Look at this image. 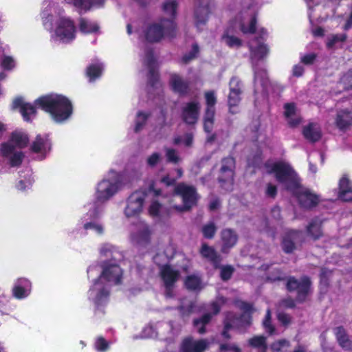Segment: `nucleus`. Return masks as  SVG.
<instances>
[{
    "mask_svg": "<svg viewBox=\"0 0 352 352\" xmlns=\"http://www.w3.org/2000/svg\"><path fill=\"white\" fill-rule=\"evenodd\" d=\"M266 168L270 165L265 164ZM269 174L274 173L276 181L284 186L286 190L295 196L300 206L307 210L316 207L319 202L318 195L308 189L302 190L300 179L294 169L287 163L276 162L270 166Z\"/></svg>",
    "mask_w": 352,
    "mask_h": 352,
    "instance_id": "f257e3e1",
    "label": "nucleus"
},
{
    "mask_svg": "<svg viewBox=\"0 0 352 352\" xmlns=\"http://www.w3.org/2000/svg\"><path fill=\"white\" fill-rule=\"evenodd\" d=\"M35 105L48 113L52 120L62 123L73 113V105L68 98L63 95L50 94L41 96L34 101Z\"/></svg>",
    "mask_w": 352,
    "mask_h": 352,
    "instance_id": "f03ea898",
    "label": "nucleus"
},
{
    "mask_svg": "<svg viewBox=\"0 0 352 352\" xmlns=\"http://www.w3.org/2000/svg\"><path fill=\"white\" fill-rule=\"evenodd\" d=\"M177 24L174 19H160L158 23L149 24L144 30V36L147 42L159 43L166 36L173 39L177 36Z\"/></svg>",
    "mask_w": 352,
    "mask_h": 352,
    "instance_id": "7ed1b4c3",
    "label": "nucleus"
},
{
    "mask_svg": "<svg viewBox=\"0 0 352 352\" xmlns=\"http://www.w3.org/2000/svg\"><path fill=\"white\" fill-rule=\"evenodd\" d=\"M285 288L289 293H296L297 302L303 303L307 301L312 292V281L307 275H303L300 278L289 276H287Z\"/></svg>",
    "mask_w": 352,
    "mask_h": 352,
    "instance_id": "20e7f679",
    "label": "nucleus"
},
{
    "mask_svg": "<svg viewBox=\"0 0 352 352\" xmlns=\"http://www.w3.org/2000/svg\"><path fill=\"white\" fill-rule=\"evenodd\" d=\"M206 100V109L204 111L203 122L204 130L209 134L211 133L214 124V116L216 113L215 105L217 102L214 91H208L204 93Z\"/></svg>",
    "mask_w": 352,
    "mask_h": 352,
    "instance_id": "39448f33",
    "label": "nucleus"
},
{
    "mask_svg": "<svg viewBox=\"0 0 352 352\" xmlns=\"http://www.w3.org/2000/svg\"><path fill=\"white\" fill-rule=\"evenodd\" d=\"M176 195L182 199V210H189L195 206L199 199L197 189L193 186L187 185L184 182L179 183L174 189Z\"/></svg>",
    "mask_w": 352,
    "mask_h": 352,
    "instance_id": "423d86ee",
    "label": "nucleus"
},
{
    "mask_svg": "<svg viewBox=\"0 0 352 352\" xmlns=\"http://www.w3.org/2000/svg\"><path fill=\"white\" fill-rule=\"evenodd\" d=\"M221 166L217 178L218 182L222 188L226 184H232L234 182L236 160L232 156H228L221 160Z\"/></svg>",
    "mask_w": 352,
    "mask_h": 352,
    "instance_id": "0eeeda50",
    "label": "nucleus"
},
{
    "mask_svg": "<svg viewBox=\"0 0 352 352\" xmlns=\"http://www.w3.org/2000/svg\"><path fill=\"white\" fill-rule=\"evenodd\" d=\"M120 182L118 181H111L102 179L98 184L96 199L97 201L104 203L113 197L118 190Z\"/></svg>",
    "mask_w": 352,
    "mask_h": 352,
    "instance_id": "6e6552de",
    "label": "nucleus"
},
{
    "mask_svg": "<svg viewBox=\"0 0 352 352\" xmlns=\"http://www.w3.org/2000/svg\"><path fill=\"white\" fill-rule=\"evenodd\" d=\"M76 27L74 22L65 17H61L57 22L55 30L56 35L63 42H69L76 37Z\"/></svg>",
    "mask_w": 352,
    "mask_h": 352,
    "instance_id": "1a4fd4ad",
    "label": "nucleus"
},
{
    "mask_svg": "<svg viewBox=\"0 0 352 352\" xmlns=\"http://www.w3.org/2000/svg\"><path fill=\"white\" fill-rule=\"evenodd\" d=\"M144 195L140 192H133L127 199L124 214L127 217L139 215L143 208Z\"/></svg>",
    "mask_w": 352,
    "mask_h": 352,
    "instance_id": "9d476101",
    "label": "nucleus"
},
{
    "mask_svg": "<svg viewBox=\"0 0 352 352\" xmlns=\"http://www.w3.org/2000/svg\"><path fill=\"white\" fill-rule=\"evenodd\" d=\"M200 103L198 101L187 102L182 109V120L188 125L195 124L199 119Z\"/></svg>",
    "mask_w": 352,
    "mask_h": 352,
    "instance_id": "9b49d317",
    "label": "nucleus"
},
{
    "mask_svg": "<svg viewBox=\"0 0 352 352\" xmlns=\"http://www.w3.org/2000/svg\"><path fill=\"white\" fill-rule=\"evenodd\" d=\"M209 347V342L206 339L194 340L189 336L184 338L179 346V352H204Z\"/></svg>",
    "mask_w": 352,
    "mask_h": 352,
    "instance_id": "f8f14e48",
    "label": "nucleus"
},
{
    "mask_svg": "<svg viewBox=\"0 0 352 352\" xmlns=\"http://www.w3.org/2000/svg\"><path fill=\"white\" fill-rule=\"evenodd\" d=\"M221 247V252L223 254H228L232 248L237 243L239 235L236 232L231 228H224L220 234Z\"/></svg>",
    "mask_w": 352,
    "mask_h": 352,
    "instance_id": "ddd939ff",
    "label": "nucleus"
},
{
    "mask_svg": "<svg viewBox=\"0 0 352 352\" xmlns=\"http://www.w3.org/2000/svg\"><path fill=\"white\" fill-rule=\"evenodd\" d=\"M101 276L108 282H113L116 285H118L122 281V270L117 264L104 262L102 265Z\"/></svg>",
    "mask_w": 352,
    "mask_h": 352,
    "instance_id": "4468645a",
    "label": "nucleus"
},
{
    "mask_svg": "<svg viewBox=\"0 0 352 352\" xmlns=\"http://www.w3.org/2000/svg\"><path fill=\"white\" fill-rule=\"evenodd\" d=\"M12 109H19L23 120L26 122H30V116H35L36 113V107L30 103L25 102L21 96H18L13 100Z\"/></svg>",
    "mask_w": 352,
    "mask_h": 352,
    "instance_id": "2eb2a0df",
    "label": "nucleus"
},
{
    "mask_svg": "<svg viewBox=\"0 0 352 352\" xmlns=\"http://www.w3.org/2000/svg\"><path fill=\"white\" fill-rule=\"evenodd\" d=\"M160 276L164 282L165 289L171 290L179 277V272L174 270L170 265L165 264L160 268Z\"/></svg>",
    "mask_w": 352,
    "mask_h": 352,
    "instance_id": "dca6fc26",
    "label": "nucleus"
},
{
    "mask_svg": "<svg viewBox=\"0 0 352 352\" xmlns=\"http://www.w3.org/2000/svg\"><path fill=\"white\" fill-rule=\"evenodd\" d=\"M199 254L204 258L209 261L214 269L220 267L222 256L213 247L209 246L207 243H204L201 244Z\"/></svg>",
    "mask_w": 352,
    "mask_h": 352,
    "instance_id": "f3484780",
    "label": "nucleus"
},
{
    "mask_svg": "<svg viewBox=\"0 0 352 352\" xmlns=\"http://www.w3.org/2000/svg\"><path fill=\"white\" fill-rule=\"evenodd\" d=\"M301 234L298 230H289L283 236L281 241L283 251L286 254H292L296 249L295 241Z\"/></svg>",
    "mask_w": 352,
    "mask_h": 352,
    "instance_id": "a211bd4d",
    "label": "nucleus"
},
{
    "mask_svg": "<svg viewBox=\"0 0 352 352\" xmlns=\"http://www.w3.org/2000/svg\"><path fill=\"white\" fill-rule=\"evenodd\" d=\"M170 85L173 91L181 96L188 94L190 91V82L183 80L178 74H173L170 76Z\"/></svg>",
    "mask_w": 352,
    "mask_h": 352,
    "instance_id": "6ab92c4d",
    "label": "nucleus"
},
{
    "mask_svg": "<svg viewBox=\"0 0 352 352\" xmlns=\"http://www.w3.org/2000/svg\"><path fill=\"white\" fill-rule=\"evenodd\" d=\"M151 231L148 225L140 223L138 226V230L132 234V239L138 245H146L151 242Z\"/></svg>",
    "mask_w": 352,
    "mask_h": 352,
    "instance_id": "aec40b11",
    "label": "nucleus"
},
{
    "mask_svg": "<svg viewBox=\"0 0 352 352\" xmlns=\"http://www.w3.org/2000/svg\"><path fill=\"white\" fill-rule=\"evenodd\" d=\"M51 146L52 142L48 134H38L31 144L30 150L34 153H39L45 152L47 150L50 151Z\"/></svg>",
    "mask_w": 352,
    "mask_h": 352,
    "instance_id": "412c9836",
    "label": "nucleus"
},
{
    "mask_svg": "<svg viewBox=\"0 0 352 352\" xmlns=\"http://www.w3.org/2000/svg\"><path fill=\"white\" fill-rule=\"evenodd\" d=\"M307 233L314 241L320 239L323 236L322 222L318 218L311 219L306 228Z\"/></svg>",
    "mask_w": 352,
    "mask_h": 352,
    "instance_id": "4be33fe9",
    "label": "nucleus"
},
{
    "mask_svg": "<svg viewBox=\"0 0 352 352\" xmlns=\"http://www.w3.org/2000/svg\"><path fill=\"white\" fill-rule=\"evenodd\" d=\"M334 333L339 345L344 350L352 351V340L349 338L346 329L342 326L337 327Z\"/></svg>",
    "mask_w": 352,
    "mask_h": 352,
    "instance_id": "5701e85b",
    "label": "nucleus"
},
{
    "mask_svg": "<svg viewBox=\"0 0 352 352\" xmlns=\"http://www.w3.org/2000/svg\"><path fill=\"white\" fill-rule=\"evenodd\" d=\"M31 287L30 282L25 278L19 280V284L15 285L12 288V295L17 299H23L28 296Z\"/></svg>",
    "mask_w": 352,
    "mask_h": 352,
    "instance_id": "b1692460",
    "label": "nucleus"
},
{
    "mask_svg": "<svg viewBox=\"0 0 352 352\" xmlns=\"http://www.w3.org/2000/svg\"><path fill=\"white\" fill-rule=\"evenodd\" d=\"M104 65L100 62H95L89 64L85 70V76L90 82L100 78L103 73Z\"/></svg>",
    "mask_w": 352,
    "mask_h": 352,
    "instance_id": "393cba45",
    "label": "nucleus"
},
{
    "mask_svg": "<svg viewBox=\"0 0 352 352\" xmlns=\"http://www.w3.org/2000/svg\"><path fill=\"white\" fill-rule=\"evenodd\" d=\"M302 135L310 142L314 143L321 139L322 133L319 128L314 123H309L302 129Z\"/></svg>",
    "mask_w": 352,
    "mask_h": 352,
    "instance_id": "a878e982",
    "label": "nucleus"
},
{
    "mask_svg": "<svg viewBox=\"0 0 352 352\" xmlns=\"http://www.w3.org/2000/svg\"><path fill=\"white\" fill-rule=\"evenodd\" d=\"M336 124L340 130H345L352 125V116L350 111L342 110L338 113L336 118Z\"/></svg>",
    "mask_w": 352,
    "mask_h": 352,
    "instance_id": "bb28decb",
    "label": "nucleus"
},
{
    "mask_svg": "<svg viewBox=\"0 0 352 352\" xmlns=\"http://www.w3.org/2000/svg\"><path fill=\"white\" fill-rule=\"evenodd\" d=\"M250 347L259 351V352L267 351V338L264 336H254L248 340Z\"/></svg>",
    "mask_w": 352,
    "mask_h": 352,
    "instance_id": "cd10ccee",
    "label": "nucleus"
},
{
    "mask_svg": "<svg viewBox=\"0 0 352 352\" xmlns=\"http://www.w3.org/2000/svg\"><path fill=\"white\" fill-rule=\"evenodd\" d=\"M212 318V316L211 314L206 313L200 318H195L193 320V326L197 329V331L199 334H204L206 332V326L210 322Z\"/></svg>",
    "mask_w": 352,
    "mask_h": 352,
    "instance_id": "c85d7f7f",
    "label": "nucleus"
},
{
    "mask_svg": "<svg viewBox=\"0 0 352 352\" xmlns=\"http://www.w3.org/2000/svg\"><path fill=\"white\" fill-rule=\"evenodd\" d=\"M209 16V8L208 7L200 6L196 8L195 11V18L196 25L197 27L205 25L208 21Z\"/></svg>",
    "mask_w": 352,
    "mask_h": 352,
    "instance_id": "c756f323",
    "label": "nucleus"
},
{
    "mask_svg": "<svg viewBox=\"0 0 352 352\" xmlns=\"http://www.w3.org/2000/svg\"><path fill=\"white\" fill-rule=\"evenodd\" d=\"M184 285L188 290L192 292L200 290L202 288L201 278L195 275L187 276Z\"/></svg>",
    "mask_w": 352,
    "mask_h": 352,
    "instance_id": "7c9ffc66",
    "label": "nucleus"
},
{
    "mask_svg": "<svg viewBox=\"0 0 352 352\" xmlns=\"http://www.w3.org/2000/svg\"><path fill=\"white\" fill-rule=\"evenodd\" d=\"M10 140L20 148L26 147L29 142L28 135L18 131L12 133Z\"/></svg>",
    "mask_w": 352,
    "mask_h": 352,
    "instance_id": "2f4dec72",
    "label": "nucleus"
},
{
    "mask_svg": "<svg viewBox=\"0 0 352 352\" xmlns=\"http://www.w3.org/2000/svg\"><path fill=\"white\" fill-rule=\"evenodd\" d=\"M287 277L280 268H274L269 271L266 279L272 283L280 281H287Z\"/></svg>",
    "mask_w": 352,
    "mask_h": 352,
    "instance_id": "473e14b6",
    "label": "nucleus"
},
{
    "mask_svg": "<svg viewBox=\"0 0 352 352\" xmlns=\"http://www.w3.org/2000/svg\"><path fill=\"white\" fill-rule=\"evenodd\" d=\"M254 82L259 83L263 91H267V87L270 85V80L265 69H260L255 72Z\"/></svg>",
    "mask_w": 352,
    "mask_h": 352,
    "instance_id": "72a5a7b5",
    "label": "nucleus"
},
{
    "mask_svg": "<svg viewBox=\"0 0 352 352\" xmlns=\"http://www.w3.org/2000/svg\"><path fill=\"white\" fill-rule=\"evenodd\" d=\"M79 29L81 32L90 34L98 32L99 26L97 23H89L85 19L80 18L79 20Z\"/></svg>",
    "mask_w": 352,
    "mask_h": 352,
    "instance_id": "f704fd0d",
    "label": "nucleus"
},
{
    "mask_svg": "<svg viewBox=\"0 0 352 352\" xmlns=\"http://www.w3.org/2000/svg\"><path fill=\"white\" fill-rule=\"evenodd\" d=\"M263 162V152L258 149L254 154H251L247 157V164L249 167L259 168Z\"/></svg>",
    "mask_w": 352,
    "mask_h": 352,
    "instance_id": "c9c22d12",
    "label": "nucleus"
},
{
    "mask_svg": "<svg viewBox=\"0 0 352 352\" xmlns=\"http://www.w3.org/2000/svg\"><path fill=\"white\" fill-rule=\"evenodd\" d=\"M250 52L253 56L258 60L263 59L269 53V48L266 44L259 43L256 47H250Z\"/></svg>",
    "mask_w": 352,
    "mask_h": 352,
    "instance_id": "e433bc0d",
    "label": "nucleus"
},
{
    "mask_svg": "<svg viewBox=\"0 0 352 352\" xmlns=\"http://www.w3.org/2000/svg\"><path fill=\"white\" fill-rule=\"evenodd\" d=\"M110 292L105 287L101 288L97 293L94 299V304L97 309L104 305L108 301Z\"/></svg>",
    "mask_w": 352,
    "mask_h": 352,
    "instance_id": "4c0bfd02",
    "label": "nucleus"
},
{
    "mask_svg": "<svg viewBox=\"0 0 352 352\" xmlns=\"http://www.w3.org/2000/svg\"><path fill=\"white\" fill-rule=\"evenodd\" d=\"M333 271L327 267H322L320 269L319 274L320 281L319 284L320 287L328 288L330 285V278L332 276Z\"/></svg>",
    "mask_w": 352,
    "mask_h": 352,
    "instance_id": "58836bf2",
    "label": "nucleus"
},
{
    "mask_svg": "<svg viewBox=\"0 0 352 352\" xmlns=\"http://www.w3.org/2000/svg\"><path fill=\"white\" fill-rule=\"evenodd\" d=\"M217 231V226L213 221L204 224L201 228L203 236L207 239H212Z\"/></svg>",
    "mask_w": 352,
    "mask_h": 352,
    "instance_id": "ea45409f",
    "label": "nucleus"
},
{
    "mask_svg": "<svg viewBox=\"0 0 352 352\" xmlns=\"http://www.w3.org/2000/svg\"><path fill=\"white\" fill-rule=\"evenodd\" d=\"M257 14H254L250 19L249 25L247 27L243 23H240V30L244 34H253L256 31Z\"/></svg>",
    "mask_w": 352,
    "mask_h": 352,
    "instance_id": "a19ab883",
    "label": "nucleus"
},
{
    "mask_svg": "<svg viewBox=\"0 0 352 352\" xmlns=\"http://www.w3.org/2000/svg\"><path fill=\"white\" fill-rule=\"evenodd\" d=\"M242 94L234 91H230L228 95V103L230 113L234 114L235 112L232 110L233 107H237L241 102Z\"/></svg>",
    "mask_w": 352,
    "mask_h": 352,
    "instance_id": "79ce46f5",
    "label": "nucleus"
},
{
    "mask_svg": "<svg viewBox=\"0 0 352 352\" xmlns=\"http://www.w3.org/2000/svg\"><path fill=\"white\" fill-rule=\"evenodd\" d=\"M177 2L176 0H168L164 3L162 6L163 11L168 14H170L173 19L177 14Z\"/></svg>",
    "mask_w": 352,
    "mask_h": 352,
    "instance_id": "37998d69",
    "label": "nucleus"
},
{
    "mask_svg": "<svg viewBox=\"0 0 352 352\" xmlns=\"http://www.w3.org/2000/svg\"><path fill=\"white\" fill-rule=\"evenodd\" d=\"M151 116V113H145L141 111L137 113V120L135 121V126L134 131L135 133H138L141 131L143 126L146 124L147 119Z\"/></svg>",
    "mask_w": 352,
    "mask_h": 352,
    "instance_id": "c03bdc74",
    "label": "nucleus"
},
{
    "mask_svg": "<svg viewBox=\"0 0 352 352\" xmlns=\"http://www.w3.org/2000/svg\"><path fill=\"white\" fill-rule=\"evenodd\" d=\"M151 116V113H145L141 111L137 113V120L135 121V126L134 131L135 133H138L141 131L143 126L146 124L147 119Z\"/></svg>",
    "mask_w": 352,
    "mask_h": 352,
    "instance_id": "a18cd8bd",
    "label": "nucleus"
},
{
    "mask_svg": "<svg viewBox=\"0 0 352 352\" xmlns=\"http://www.w3.org/2000/svg\"><path fill=\"white\" fill-rule=\"evenodd\" d=\"M220 278L223 281L229 280L234 272V268L230 265H221L220 267Z\"/></svg>",
    "mask_w": 352,
    "mask_h": 352,
    "instance_id": "49530a36",
    "label": "nucleus"
},
{
    "mask_svg": "<svg viewBox=\"0 0 352 352\" xmlns=\"http://www.w3.org/2000/svg\"><path fill=\"white\" fill-rule=\"evenodd\" d=\"M222 39L225 41L226 45L230 47H239L242 45V41L234 36H230L228 32H225L222 36Z\"/></svg>",
    "mask_w": 352,
    "mask_h": 352,
    "instance_id": "de8ad7c7",
    "label": "nucleus"
},
{
    "mask_svg": "<svg viewBox=\"0 0 352 352\" xmlns=\"http://www.w3.org/2000/svg\"><path fill=\"white\" fill-rule=\"evenodd\" d=\"M199 48L197 43H194L192 46V50L188 53L185 54L182 58V63L188 64L192 60L195 59L199 54Z\"/></svg>",
    "mask_w": 352,
    "mask_h": 352,
    "instance_id": "09e8293b",
    "label": "nucleus"
},
{
    "mask_svg": "<svg viewBox=\"0 0 352 352\" xmlns=\"http://www.w3.org/2000/svg\"><path fill=\"white\" fill-rule=\"evenodd\" d=\"M263 325L266 332H267L270 335L274 334L276 329L272 323V315L270 309H267L266 311V314L263 322Z\"/></svg>",
    "mask_w": 352,
    "mask_h": 352,
    "instance_id": "8fccbe9b",
    "label": "nucleus"
},
{
    "mask_svg": "<svg viewBox=\"0 0 352 352\" xmlns=\"http://www.w3.org/2000/svg\"><path fill=\"white\" fill-rule=\"evenodd\" d=\"M230 91L236 93H243V84L241 80L237 76H232L229 82Z\"/></svg>",
    "mask_w": 352,
    "mask_h": 352,
    "instance_id": "3c124183",
    "label": "nucleus"
},
{
    "mask_svg": "<svg viewBox=\"0 0 352 352\" xmlns=\"http://www.w3.org/2000/svg\"><path fill=\"white\" fill-rule=\"evenodd\" d=\"M23 158L24 154L23 152H14L10 157L9 164L11 167H19L21 165Z\"/></svg>",
    "mask_w": 352,
    "mask_h": 352,
    "instance_id": "603ef678",
    "label": "nucleus"
},
{
    "mask_svg": "<svg viewBox=\"0 0 352 352\" xmlns=\"http://www.w3.org/2000/svg\"><path fill=\"white\" fill-rule=\"evenodd\" d=\"M160 82V75L158 72L155 69H148V85L155 88L157 87Z\"/></svg>",
    "mask_w": 352,
    "mask_h": 352,
    "instance_id": "864d4df0",
    "label": "nucleus"
},
{
    "mask_svg": "<svg viewBox=\"0 0 352 352\" xmlns=\"http://www.w3.org/2000/svg\"><path fill=\"white\" fill-rule=\"evenodd\" d=\"M347 38V35L346 34H333L331 38H329L327 42V47L329 49L332 48L336 43L338 42H344Z\"/></svg>",
    "mask_w": 352,
    "mask_h": 352,
    "instance_id": "5fc2aeb1",
    "label": "nucleus"
},
{
    "mask_svg": "<svg viewBox=\"0 0 352 352\" xmlns=\"http://www.w3.org/2000/svg\"><path fill=\"white\" fill-rule=\"evenodd\" d=\"M290 346V343L288 340L285 339H281L277 341L274 342L270 345V349L272 352H282L283 349L284 347H289Z\"/></svg>",
    "mask_w": 352,
    "mask_h": 352,
    "instance_id": "6e6d98bb",
    "label": "nucleus"
},
{
    "mask_svg": "<svg viewBox=\"0 0 352 352\" xmlns=\"http://www.w3.org/2000/svg\"><path fill=\"white\" fill-rule=\"evenodd\" d=\"M166 157L167 162L173 163L175 164H177L180 160L176 150L174 148H166Z\"/></svg>",
    "mask_w": 352,
    "mask_h": 352,
    "instance_id": "4d7b16f0",
    "label": "nucleus"
},
{
    "mask_svg": "<svg viewBox=\"0 0 352 352\" xmlns=\"http://www.w3.org/2000/svg\"><path fill=\"white\" fill-rule=\"evenodd\" d=\"M73 5L78 8L89 10L94 4V0H70Z\"/></svg>",
    "mask_w": 352,
    "mask_h": 352,
    "instance_id": "13d9d810",
    "label": "nucleus"
},
{
    "mask_svg": "<svg viewBox=\"0 0 352 352\" xmlns=\"http://www.w3.org/2000/svg\"><path fill=\"white\" fill-rule=\"evenodd\" d=\"M156 60L154 56V52L152 49L146 52V65L148 69H155Z\"/></svg>",
    "mask_w": 352,
    "mask_h": 352,
    "instance_id": "bf43d9fd",
    "label": "nucleus"
},
{
    "mask_svg": "<svg viewBox=\"0 0 352 352\" xmlns=\"http://www.w3.org/2000/svg\"><path fill=\"white\" fill-rule=\"evenodd\" d=\"M95 349L98 351H106L109 349V343L102 336H100L96 340Z\"/></svg>",
    "mask_w": 352,
    "mask_h": 352,
    "instance_id": "052dcab7",
    "label": "nucleus"
},
{
    "mask_svg": "<svg viewBox=\"0 0 352 352\" xmlns=\"http://www.w3.org/2000/svg\"><path fill=\"white\" fill-rule=\"evenodd\" d=\"M1 153L3 157H8L11 154L14 153V146L8 144L3 143L1 145Z\"/></svg>",
    "mask_w": 352,
    "mask_h": 352,
    "instance_id": "680f3d73",
    "label": "nucleus"
},
{
    "mask_svg": "<svg viewBox=\"0 0 352 352\" xmlns=\"http://www.w3.org/2000/svg\"><path fill=\"white\" fill-rule=\"evenodd\" d=\"M161 207L162 205L159 201H153L148 208L149 214L152 217H158L160 215Z\"/></svg>",
    "mask_w": 352,
    "mask_h": 352,
    "instance_id": "e2e57ef3",
    "label": "nucleus"
},
{
    "mask_svg": "<svg viewBox=\"0 0 352 352\" xmlns=\"http://www.w3.org/2000/svg\"><path fill=\"white\" fill-rule=\"evenodd\" d=\"M177 309L182 317H186L192 313L194 305L192 303H190L188 305H180L178 307Z\"/></svg>",
    "mask_w": 352,
    "mask_h": 352,
    "instance_id": "0e129e2a",
    "label": "nucleus"
},
{
    "mask_svg": "<svg viewBox=\"0 0 352 352\" xmlns=\"http://www.w3.org/2000/svg\"><path fill=\"white\" fill-rule=\"evenodd\" d=\"M277 319L285 327L288 326L292 322V317L289 314L285 312L278 313L277 314Z\"/></svg>",
    "mask_w": 352,
    "mask_h": 352,
    "instance_id": "69168bd1",
    "label": "nucleus"
},
{
    "mask_svg": "<svg viewBox=\"0 0 352 352\" xmlns=\"http://www.w3.org/2000/svg\"><path fill=\"white\" fill-rule=\"evenodd\" d=\"M284 115L287 118H290L296 113V105L294 102L285 103L284 104Z\"/></svg>",
    "mask_w": 352,
    "mask_h": 352,
    "instance_id": "338daca9",
    "label": "nucleus"
},
{
    "mask_svg": "<svg viewBox=\"0 0 352 352\" xmlns=\"http://www.w3.org/2000/svg\"><path fill=\"white\" fill-rule=\"evenodd\" d=\"M338 198L343 201L352 202V187L342 192H338Z\"/></svg>",
    "mask_w": 352,
    "mask_h": 352,
    "instance_id": "774afa93",
    "label": "nucleus"
}]
</instances>
